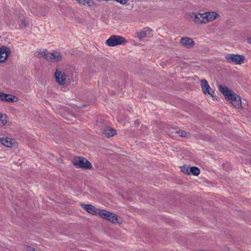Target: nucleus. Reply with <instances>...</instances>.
<instances>
[{
	"instance_id": "nucleus-1",
	"label": "nucleus",
	"mask_w": 251,
	"mask_h": 251,
	"mask_svg": "<svg viewBox=\"0 0 251 251\" xmlns=\"http://www.w3.org/2000/svg\"><path fill=\"white\" fill-rule=\"evenodd\" d=\"M219 89L234 107L239 109L242 107L241 97L233 91L222 85L219 86Z\"/></svg>"
},
{
	"instance_id": "nucleus-2",
	"label": "nucleus",
	"mask_w": 251,
	"mask_h": 251,
	"mask_svg": "<svg viewBox=\"0 0 251 251\" xmlns=\"http://www.w3.org/2000/svg\"><path fill=\"white\" fill-rule=\"evenodd\" d=\"M35 55L38 57H44L47 60L54 62L60 61L62 57L59 52L53 50L49 52L47 50H40L35 53Z\"/></svg>"
},
{
	"instance_id": "nucleus-3",
	"label": "nucleus",
	"mask_w": 251,
	"mask_h": 251,
	"mask_svg": "<svg viewBox=\"0 0 251 251\" xmlns=\"http://www.w3.org/2000/svg\"><path fill=\"white\" fill-rule=\"evenodd\" d=\"M98 215L100 218L108 220L113 224H119L122 222L117 215L105 209L99 210Z\"/></svg>"
},
{
	"instance_id": "nucleus-4",
	"label": "nucleus",
	"mask_w": 251,
	"mask_h": 251,
	"mask_svg": "<svg viewBox=\"0 0 251 251\" xmlns=\"http://www.w3.org/2000/svg\"><path fill=\"white\" fill-rule=\"evenodd\" d=\"M225 59L226 61L230 64L240 65L244 62L245 57L242 55L229 53L226 55Z\"/></svg>"
},
{
	"instance_id": "nucleus-5",
	"label": "nucleus",
	"mask_w": 251,
	"mask_h": 251,
	"mask_svg": "<svg viewBox=\"0 0 251 251\" xmlns=\"http://www.w3.org/2000/svg\"><path fill=\"white\" fill-rule=\"evenodd\" d=\"M127 43L123 37L118 35H112L106 41L105 44L109 47H115Z\"/></svg>"
},
{
	"instance_id": "nucleus-6",
	"label": "nucleus",
	"mask_w": 251,
	"mask_h": 251,
	"mask_svg": "<svg viewBox=\"0 0 251 251\" xmlns=\"http://www.w3.org/2000/svg\"><path fill=\"white\" fill-rule=\"evenodd\" d=\"M73 163L77 168L89 169L92 167V164L87 159L81 157L75 158L73 160Z\"/></svg>"
},
{
	"instance_id": "nucleus-7",
	"label": "nucleus",
	"mask_w": 251,
	"mask_h": 251,
	"mask_svg": "<svg viewBox=\"0 0 251 251\" xmlns=\"http://www.w3.org/2000/svg\"><path fill=\"white\" fill-rule=\"evenodd\" d=\"M202 14V13L200 12H187L185 13V17L189 20H192L196 24L204 25Z\"/></svg>"
},
{
	"instance_id": "nucleus-8",
	"label": "nucleus",
	"mask_w": 251,
	"mask_h": 251,
	"mask_svg": "<svg viewBox=\"0 0 251 251\" xmlns=\"http://www.w3.org/2000/svg\"><path fill=\"white\" fill-rule=\"evenodd\" d=\"M220 15L215 11L202 13V18L203 19L204 25L212 22L215 19L220 18Z\"/></svg>"
},
{
	"instance_id": "nucleus-9",
	"label": "nucleus",
	"mask_w": 251,
	"mask_h": 251,
	"mask_svg": "<svg viewBox=\"0 0 251 251\" xmlns=\"http://www.w3.org/2000/svg\"><path fill=\"white\" fill-rule=\"evenodd\" d=\"M201 88L203 93L204 94H208L212 96L214 99V92L210 88L207 81L205 79H202L201 81Z\"/></svg>"
},
{
	"instance_id": "nucleus-10",
	"label": "nucleus",
	"mask_w": 251,
	"mask_h": 251,
	"mask_svg": "<svg viewBox=\"0 0 251 251\" xmlns=\"http://www.w3.org/2000/svg\"><path fill=\"white\" fill-rule=\"evenodd\" d=\"M56 81L59 84L64 85L66 83L67 76L65 74L59 69H56L55 73Z\"/></svg>"
},
{
	"instance_id": "nucleus-11",
	"label": "nucleus",
	"mask_w": 251,
	"mask_h": 251,
	"mask_svg": "<svg viewBox=\"0 0 251 251\" xmlns=\"http://www.w3.org/2000/svg\"><path fill=\"white\" fill-rule=\"evenodd\" d=\"M152 30L149 27H146L139 32L136 33V37L140 40H142L145 38H149L152 36Z\"/></svg>"
},
{
	"instance_id": "nucleus-12",
	"label": "nucleus",
	"mask_w": 251,
	"mask_h": 251,
	"mask_svg": "<svg viewBox=\"0 0 251 251\" xmlns=\"http://www.w3.org/2000/svg\"><path fill=\"white\" fill-rule=\"evenodd\" d=\"M10 53L9 49L2 47L0 48V62H3L6 60Z\"/></svg>"
},
{
	"instance_id": "nucleus-13",
	"label": "nucleus",
	"mask_w": 251,
	"mask_h": 251,
	"mask_svg": "<svg viewBox=\"0 0 251 251\" xmlns=\"http://www.w3.org/2000/svg\"><path fill=\"white\" fill-rule=\"evenodd\" d=\"M180 42L182 46L188 49L191 48L194 45L192 39L187 37H182Z\"/></svg>"
},
{
	"instance_id": "nucleus-14",
	"label": "nucleus",
	"mask_w": 251,
	"mask_h": 251,
	"mask_svg": "<svg viewBox=\"0 0 251 251\" xmlns=\"http://www.w3.org/2000/svg\"><path fill=\"white\" fill-rule=\"evenodd\" d=\"M0 141L2 145L7 147L11 148L16 145L15 140L10 138H1Z\"/></svg>"
},
{
	"instance_id": "nucleus-15",
	"label": "nucleus",
	"mask_w": 251,
	"mask_h": 251,
	"mask_svg": "<svg viewBox=\"0 0 251 251\" xmlns=\"http://www.w3.org/2000/svg\"><path fill=\"white\" fill-rule=\"evenodd\" d=\"M81 206L88 213L93 215H98V211L96 207L91 204H81Z\"/></svg>"
},
{
	"instance_id": "nucleus-16",
	"label": "nucleus",
	"mask_w": 251,
	"mask_h": 251,
	"mask_svg": "<svg viewBox=\"0 0 251 251\" xmlns=\"http://www.w3.org/2000/svg\"><path fill=\"white\" fill-rule=\"evenodd\" d=\"M102 133L107 137H110L116 134V130L111 127L107 126L104 129Z\"/></svg>"
},
{
	"instance_id": "nucleus-17",
	"label": "nucleus",
	"mask_w": 251,
	"mask_h": 251,
	"mask_svg": "<svg viewBox=\"0 0 251 251\" xmlns=\"http://www.w3.org/2000/svg\"><path fill=\"white\" fill-rule=\"evenodd\" d=\"M0 125L3 126L10 125V123L6 115L0 113Z\"/></svg>"
},
{
	"instance_id": "nucleus-18",
	"label": "nucleus",
	"mask_w": 251,
	"mask_h": 251,
	"mask_svg": "<svg viewBox=\"0 0 251 251\" xmlns=\"http://www.w3.org/2000/svg\"><path fill=\"white\" fill-rule=\"evenodd\" d=\"M78 3L81 5H87L89 7L96 6V4L93 0H79Z\"/></svg>"
},
{
	"instance_id": "nucleus-19",
	"label": "nucleus",
	"mask_w": 251,
	"mask_h": 251,
	"mask_svg": "<svg viewBox=\"0 0 251 251\" xmlns=\"http://www.w3.org/2000/svg\"><path fill=\"white\" fill-rule=\"evenodd\" d=\"M17 23L21 26L24 27L26 26L27 25L26 21L24 17H19L17 19Z\"/></svg>"
},
{
	"instance_id": "nucleus-20",
	"label": "nucleus",
	"mask_w": 251,
	"mask_h": 251,
	"mask_svg": "<svg viewBox=\"0 0 251 251\" xmlns=\"http://www.w3.org/2000/svg\"><path fill=\"white\" fill-rule=\"evenodd\" d=\"M190 174H192L195 176H198L200 173V169L196 167H190Z\"/></svg>"
},
{
	"instance_id": "nucleus-21",
	"label": "nucleus",
	"mask_w": 251,
	"mask_h": 251,
	"mask_svg": "<svg viewBox=\"0 0 251 251\" xmlns=\"http://www.w3.org/2000/svg\"><path fill=\"white\" fill-rule=\"evenodd\" d=\"M190 167L183 166L181 167V171L185 174L190 175Z\"/></svg>"
},
{
	"instance_id": "nucleus-22",
	"label": "nucleus",
	"mask_w": 251,
	"mask_h": 251,
	"mask_svg": "<svg viewBox=\"0 0 251 251\" xmlns=\"http://www.w3.org/2000/svg\"><path fill=\"white\" fill-rule=\"evenodd\" d=\"M177 133L179 136L182 137H187L189 136V134L188 133L185 132L183 130H178L176 132Z\"/></svg>"
},
{
	"instance_id": "nucleus-23",
	"label": "nucleus",
	"mask_w": 251,
	"mask_h": 251,
	"mask_svg": "<svg viewBox=\"0 0 251 251\" xmlns=\"http://www.w3.org/2000/svg\"><path fill=\"white\" fill-rule=\"evenodd\" d=\"M7 97H8V94L0 92V100L5 101V99H6V98Z\"/></svg>"
},
{
	"instance_id": "nucleus-24",
	"label": "nucleus",
	"mask_w": 251,
	"mask_h": 251,
	"mask_svg": "<svg viewBox=\"0 0 251 251\" xmlns=\"http://www.w3.org/2000/svg\"><path fill=\"white\" fill-rule=\"evenodd\" d=\"M115 1L118 3H120L122 5H126L129 0H115Z\"/></svg>"
},
{
	"instance_id": "nucleus-25",
	"label": "nucleus",
	"mask_w": 251,
	"mask_h": 251,
	"mask_svg": "<svg viewBox=\"0 0 251 251\" xmlns=\"http://www.w3.org/2000/svg\"><path fill=\"white\" fill-rule=\"evenodd\" d=\"M14 97H12L10 95H8V97L6 98L5 101H14Z\"/></svg>"
},
{
	"instance_id": "nucleus-26",
	"label": "nucleus",
	"mask_w": 251,
	"mask_h": 251,
	"mask_svg": "<svg viewBox=\"0 0 251 251\" xmlns=\"http://www.w3.org/2000/svg\"><path fill=\"white\" fill-rule=\"evenodd\" d=\"M248 42L251 44V37H250L248 39Z\"/></svg>"
}]
</instances>
